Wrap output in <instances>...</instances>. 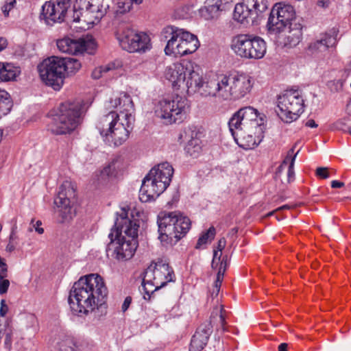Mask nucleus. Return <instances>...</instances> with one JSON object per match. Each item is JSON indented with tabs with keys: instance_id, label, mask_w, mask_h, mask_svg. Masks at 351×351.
Listing matches in <instances>:
<instances>
[{
	"instance_id": "obj_1",
	"label": "nucleus",
	"mask_w": 351,
	"mask_h": 351,
	"mask_svg": "<svg viewBox=\"0 0 351 351\" xmlns=\"http://www.w3.org/2000/svg\"><path fill=\"white\" fill-rule=\"evenodd\" d=\"M108 110L117 109L101 117L97 128L106 141L114 146L122 145L129 137L130 129L134 121V104L126 93H120L111 98Z\"/></svg>"
},
{
	"instance_id": "obj_2",
	"label": "nucleus",
	"mask_w": 351,
	"mask_h": 351,
	"mask_svg": "<svg viewBox=\"0 0 351 351\" xmlns=\"http://www.w3.org/2000/svg\"><path fill=\"white\" fill-rule=\"evenodd\" d=\"M141 211L134 206L122 207L118 213L114 228L108 235L113 247V257L118 261L131 259L138 247V232Z\"/></svg>"
},
{
	"instance_id": "obj_3",
	"label": "nucleus",
	"mask_w": 351,
	"mask_h": 351,
	"mask_svg": "<svg viewBox=\"0 0 351 351\" xmlns=\"http://www.w3.org/2000/svg\"><path fill=\"white\" fill-rule=\"evenodd\" d=\"M228 125L235 141L245 149L255 147L264 137V116L252 106L241 108L234 113Z\"/></svg>"
},
{
	"instance_id": "obj_4",
	"label": "nucleus",
	"mask_w": 351,
	"mask_h": 351,
	"mask_svg": "<svg viewBox=\"0 0 351 351\" xmlns=\"http://www.w3.org/2000/svg\"><path fill=\"white\" fill-rule=\"evenodd\" d=\"M107 287H73L69 302L71 311L77 316L86 315L95 310L106 314Z\"/></svg>"
},
{
	"instance_id": "obj_5",
	"label": "nucleus",
	"mask_w": 351,
	"mask_h": 351,
	"mask_svg": "<svg viewBox=\"0 0 351 351\" xmlns=\"http://www.w3.org/2000/svg\"><path fill=\"white\" fill-rule=\"evenodd\" d=\"M165 76L176 90L188 94L199 91L203 76L199 66L191 61L182 60L168 66Z\"/></svg>"
},
{
	"instance_id": "obj_6",
	"label": "nucleus",
	"mask_w": 351,
	"mask_h": 351,
	"mask_svg": "<svg viewBox=\"0 0 351 351\" xmlns=\"http://www.w3.org/2000/svg\"><path fill=\"white\" fill-rule=\"evenodd\" d=\"M173 169L168 162H162L152 168L144 178L139 191L143 202L152 201L162 193L169 185Z\"/></svg>"
},
{
	"instance_id": "obj_7",
	"label": "nucleus",
	"mask_w": 351,
	"mask_h": 351,
	"mask_svg": "<svg viewBox=\"0 0 351 351\" xmlns=\"http://www.w3.org/2000/svg\"><path fill=\"white\" fill-rule=\"evenodd\" d=\"M81 114L82 105L79 101L64 102L48 124V130L54 134H69L80 124Z\"/></svg>"
},
{
	"instance_id": "obj_8",
	"label": "nucleus",
	"mask_w": 351,
	"mask_h": 351,
	"mask_svg": "<svg viewBox=\"0 0 351 351\" xmlns=\"http://www.w3.org/2000/svg\"><path fill=\"white\" fill-rule=\"evenodd\" d=\"M189 110L188 99L176 94L161 99L156 106V113L166 123L172 124L183 121Z\"/></svg>"
},
{
	"instance_id": "obj_9",
	"label": "nucleus",
	"mask_w": 351,
	"mask_h": 351,
	"mask_svg": "<svg viewBox=\"0 0 351 351\" xmlns=\"http://www.w3.org/2000/svg\"><path fill=\"white\" fill-rule=\"evenodd\" d=\"M233 73L213 74L203 77L199 92L204 97H211L219 101L233 100Z\"/></svg>"
},
{
	"instance_id": "obj_10",
	"label": "nucleus",
	"mask_w": 351,
	"mask_h": 351,
	"mask_svg": "<svg viewBox=\"0 0 351 351\" xmlns=\"http://www.w3.org/2000/svg\"><path fill=\"white\" fill-rule=\"evenodd\" d=\"M231 49L241 58L258 60L265 55L267 45L259 36L239 34L232 39Z\"/></svg>"
},
{
	"instance_id": "obj_11",
	"label": "nucleus",
	"mask_w": 351,
	"mask_h": 351,
	"mask_svg": "<svg viewBox=\"0 0 351 351\" xmlns=\"http://www.w3.org/2000/svg\"><path fill=\"white\" fill-rule=\"evenodd\" d=\"M280 118L287 123L295 121L304 112V101L298 89L286 90L278 97Z\"/></svg>"
},
{
	"instance_id": "obj_12",
	"label": "nucleus",
	"mask_w": 351,
	"mask_h": 351,
	"mask_svg": "<svg viewBox=\"0 0 351 351\" xmlns=\"http://www.w3.org/2000/svg\"><path fill=\"white\" fill-rule=\"evenodd\" d=\"M42 81L54 90L61 88L65 78L62 58L52 56L45 60L38 66Z\"/></svg>"
},
{
	"instance_id": "obj_13",
	"label": "nucleus",
	"mask_w": 351,
	"mask_h": 351,
	"mask_svg": "<svg viewBox=\"0 0 351 351\" xmlns=\"http://www.w3.org/2000/svg\"><path fill=\"white\" fill-rule=\"evenodd\" d=\"M75 189L72 183L69 181L64 182L60 186L58 196L55 199L60 222H69L75 217Z\"/></svg>"
},
{
	"instance_id": "obj_14",
	"label": "nucleus",
	"mask_w": 351,
	"mask_h": 351,
	"mask_svg": "<svg viewBox=\"0 0 351 351\" xmlns=\"http://www.w3.org/2000/svg\"><path fill=\"white\" fill-rule=\"evenodd\" d=\"M116 38L121 47L130 53L145 52L152 47L150 38L146 33L130 28L117 31Z\"/></svg>"
},
{
	"instance_id": "obj_15",
	"label": "nucleus",
	"mask_w": 351,
	"mask_h": 351,
	"mask_svg": "<svg viewBox=\"0 0 351 351\" xmlns=\"http://www.w3.org/2000/svg\"><path fill=\"white\" fill-rule=\"evenodd\" d=\"M295 12L293 7L284 3H276L270 12L267 26L270 32L280 33L289 25L295 18Z\"/></svg>"
},
{
	"instance_id": "obj_16",
	"label": "nucleus",
	"mask_w": 351,
	"mask_h": 351,
	"mask_svg": "<svg viewBox=\"0 0 351 351\" xmlns=\"http://www.w3.org/2000/svg\"><path fill=\"white\" fill-rule=\"evenodd\" d=\"M57 47L62 53L80 55L84 53L92 54L96 49V43L92 37L72 39L64 38L57 41Z\"/></svg>"
},
{
	"instance_id": "obj_17",
	"label": "nucleus",
	"mask_w": 351,
	"mask_h": 351,
	"mask_svg": "<svg viewBox=\"0 0 351 351\" xmlns=\"http://www.w3.org/2000/svg\"><path fill=\"white\" fill-rule=\"evenodd\" d=\"M70 6V0H50L43 5L42 15L49 25L61 23L64 20Z\"/></svg>"
},
{
	"instance_id": "obj_18",
	"label": "nucleus",
	"mask_w": 351,
	"mask_h": 351,
	"mask_svg": "<svg viewBox=\"0 0 351 351\" xmlns=\"http://www.w3.org/2000/svg\"><path fill=\"white\" fill-rule=\"evenodd\" d=\"M177 211L161 213L158 216L159 239L163 245H171L176 237L175 223H176Z\"/></svg>"
},
{
	"instance_id": "obj_19",
	"label": "nucleus",
	"mask_w": 351,
	"mask_h": 351,
	"mask_svg": "<svg viewBox=\"0 0 351 351\" xmlns=\"http://www.w3.org/2000/svg\"><path fill=\"white\" fill-rule=\"evenodd\" d=\"M182 33L183 29L173 25H168L163 28L161 35L167 40V45L164 49L166 55L175 57L180 56L182 49L181 36Z\"/></svg>"
},
{
	"instance_id": "obj_20",
	"label": "nucleus",
	"mask_w": 351,
	"mask_h": 351,
	"mask_svg": "<svg viewBox=\"0 0 351 351\" xmlns=\"http://www.w3.org/2000/svg\"><path fill=\"white\" fill-rule=\"evenodd\" d=\"M252 86L253 82L252 77L248 75L233 73V100H237L244 97L251 91Z\"/></svg>"
},
{
	"instance_id": "obj_21",
	"label": "nucleus",
	"mask_w": 351,
	"mask_h": 351,
	"mask_svg": "<svg viewBox=\"0 0 351 351\" xmlns=\"http://www.w3.org/2000/svg\"><path fill=\"white\" fill-rule=\"evenodd\" d=\"M279 34L278 37V42L284 47H293L298 45L302 36V27L300 24L289 25Z\"/></svg>"
},
{
	"instance_id": "obj_22",
	"label": "nucleus",
	"mask_w": 351,
	"mask_h": 351,
	"mask_svg": "<svg viewBox=\"0 0 351 351\" xmlns=\"http://www.w3.org/2000/svg\"><path fill=\"white\" fill-rule=\"evenodd\" d=\"M156 285H167L169 282H175L176 276L173 269L162 261L155 263Z\"/></svg>"
},
{
	"instance_id": "obj_23",
	"label": "nucleus",
	"mask_w": 351,
	"mask_h": 351,
	"mask_svg": "<svg viewBox=\"0 0 351 351\" xmlns=\"http://www.w3.org/2000/svg\"><path fill=\"white\" fill-rule=\"evenodd\" d=\"M298 153V151L297 152H295V147H293L291 149H290L287 153V155L283 160L281 165L278 167L277 169V171L276 172V178H280V175L283 170L287 168V182H291L294 178V170H293V166L295 162V159Z\"/></svg>"
},
{
	"instance_id": "obj_24",
	"label": "nucleus",
	"mask_w": 351,
	"mask_h": 351,
	"mask_svg": "<svg viewBox=\"0 0 351 351\" xmlns=\"http://www.w3.org/2000/svg\"><path fill=\"white\" fill-rule=\"evenodd\" d=\"M336 44V38L330 34H322L319 38L311 42L308 46V50L311 53L324 52Z\"/></svg>"
},
{
	"instance_id": "obj_25",
	"label": "nucleus",
	"mask_w": 351,
	"mask_h": 351,
	"mask_svg": "<svg viewBox=\"0 0 351 351\" xmlns=\"http://www.w3.org/2000/svg\"><path fill=\"white\" fill-rule=\"evenodd\" d=\"M210 332L208 326L199 327L191 338L189 351H202L208 343Z\"/></svg>"
},
{
	"instance_id": "obj_26",
	"label": "nucleus",
	"mask_w": 351,
	"mask_h": 351,
	"mask_svg": "<svg viewBox=\"0 0 351 351\" xmlns=\"http://www.w3.org/2000/svg\"><path fill=\"white\" fill-rule=\"evenodd\" d=\"M182 39V49L180 56L191 54L197 51L199 47V41L197 37L191 32L183 29Z\"/></svg>"
},
{
	"instance_id": "obj_27",
	"label": "nucleus",
	"mask_w": 351,
	"mask_h": 351,
	"mask_svg": "<svg viewBox=\"0 0 351 351\" xmlns=\"http://www.w3.org/2000/svg\"><path fill=\"white\" fill-rule=\"evenodd\" d=\"M78 0H76L77 2ZM84 2V3H88L90 5L89 11L85 13L84 16H89L95 14L93 17L94 19H90L89 20H85L89 23H97L105 14V8L103 5L104 0H80V2Z\"/></svg>"
},
{
	"instance_id": "obj_28",
	"label": "nucleus",
	"mask_w": 351,
	"mask_h": 351,
	"mask_svg": "<svg viewBox=\"0 0 351 351\" xmlns=\"http://www.w3.org/2000/svg\"><path fill=\"white\" fill-rule=\"evenodd\" d=\"M241 3L256 19L267 9V3L265 0H242Z\"/></svg>"
},
{
	"instance_id": "obj_29",
	"label": "nucleus",
	"mask_w": 351,
	"mask_h": 351,
	"mask_svg": "<svg viewBox=\"0 0 351 351\" xmlns=\"http://www.w3.org/2000/svg\"><path fill=\"white\" fill-rule=\"evenodd\" d=\"M177 214L176 218H178V220L176 223H175V227L176 228L175 233L176 234V237L173 239V243L178 242L182 237H183L191 228L190 219L178 211H177Z\"/></svg>"
},
{
	"instance_id": "obj_30",
	"label": "nucleus",
	"mask_w": 351,
	"mask_h": 351,
	"mask_svg": "<svg viewBox=\"0 0 351 351\" xmlns=\"http://www.w3.org/2000/svg\"><path fill=\"white\" fill-rule=\"evenodd\" d=\"M156 265L152 262L145 271H138L136 276L139 277L141 285H156Z\"/></svg>"
},
{
	"instance_id": "obj_31",
	"label": "nucleus",
	"mask_w": 351,
	"mask_h": 351,
	"mask_svg": "<svg viewBox=\"0 0 351 351\" xmlns=\"http://www.w3.org/2000/svg\"><path fill=\"white\" fill-rule=\"evenodd\" d=\"M233 18L235 21L241 23H249L250 21H254L256 18L248 12L241 3L236 4L233 13Z\"/></svg>"
},
{
	"instance_id": "obj_32",
	"label": "nucleus",
	"mask_w": 351,
	"mask_h": 351,
	"mask_svg": "<svg viewBox=\"0 0 351 351\" xmlns=\"http://www.w3.org/2000/svg\"><path fill=\"white\" fill-rule=\"evenodd\" d=\"M65 77L75 75L82 67L81 62L72 58H62Z\"/></svg>"
},
{
	"instance_id": "obj_33",
	"label": "nucleus",
	"mask_w": 351,
	"mask_h": 351,
	"mask_svg": "<svg viewBox=\"0 0 351 351\" xmlns=\"http://www.w3.org/2000/svg\"><path fill=\"white\" fill-rule=\"evenodd\" d=\"M86 9L85 11H82L83 9L81 8L80 5H79V10H77L75 5H74L73 14V22H76V23L83 22V23H86L87 25L86 28L88 29L90 27V25H93L95 23H89L87 21H86L85 20H89L90 19H94L93 16L95 14H93L92 15H89V16H84L85 13L86 12L89 11L90 5H88V4H87L86 5ZM80 28H81V29H86V27L82 25V26L80 27Z\"/></svg>"
},
{
	"instance_id": "obj_34",
	"label": "nucleus",
	"mask_w": 351,
	"mask_h": 351,
	"mask_svg": "<svg viewBox=\"0 0 351 351\" xmlns=\"http://www.w3.org/2000/svg\"><path fill=\"white\" fill-rule=\"evenodd\" d=\"M73 285H104V282L98 274H90L80 277Z\"/></svg>"
},
{
	"instance_id": "obj_35",
	"label": "nucleus",
	"mask_w": 351,
	"mask_h": 351,
	"mask_svg": "<svg viewBox=\"0 0 351 351\" xmlns=\"http://www.w3.org/2000/svg\"><path fill=\"white\" fill-rule=\"evenodd\" d=\"M199 14L202 19L207 21L216 19L220 15L212 2H206V5L199 10Z\"/></svg>"
},
{
	"instance_id": "obj_36",
	"label": "nucleus",
	"mask_w": 351,
	"mask_h": 351,
	"mask_svg": "<svg viewBox=\"0 0 351 351\" xmlns=\"http://www.w3.org/2000/svg\"><path fill=\"white\" fill-rule=\"evenodd\" d=\"M16 77V71L14 67L10 64L0 63V80L10 81Z\"/></svg>"
},
{
	"instance_id": "obj_37",
	"label": "nucleus",
	"mask_w": 351,
	"mask_h": 351,
	"mask_svg": "<svg viewBox=\"0 0 351 351\" xmlns=\"http://www.w3.org/2000/svg\"><path fill=\"white\" fill-rule=\"evenodd\" d=\"M77 342L72 337H64L61 339L56 346L57 351H75Z\"/></svg>"
},
{
	"instance_id": "obj_38",
	"label": "nucleus",
	"mask_w": 351,
	"mask_h": 351,
	"mask_svg": "<svg viewBox=\"0 0 351 351\" xmlns=\"http://www.w3.org/2000/svg\"><path fill=\"white\" fill-rule=\"evenodd\" d=\"M6 91L0 89V119L11 110L12 102Z\"/></svg>"
},
{
	"instance_id": "obj_39",
	"label": "nucleus",
	"mask_w": 351,
	"mask_h": 351,
	"mask_svg": "<svg viewBox=\"0 0 351 351\" xmlns=\"http://www.w3.org/2000/svg\"><path fill=\"white\" fill-rule=\"evenodd\" d=\"M117 173V168L116 162L112 161L100 171L99 179L105 181L108 178L115 177Z\"/></svg>"
},
{
	"instance_id": "obj_40",
	"label": "nucleus",
	"mask_w": 351,
	"mask_h": 351,
	"mask_svg": "<svg viewBox=\"0 0 351 351\" xmlns=\"http://www.w3.org/2000/svg\"><path fill=\"white\" fill-rule=\"evenodd\" d=\"M216 234V231L214 227H210L208 230L203 232L197 240L195 247L200 249L208 243L211 242Z\"/></svg>"
},
{
	"instance_id": "obj_41",
	"label": "nucleus",
	"mask_w": 351,
	"mask_h": 351,
	"mask_svg": "<svg viewBox=\"0 0 351 351\" xmlns=\"http://www.w3.org/2000/svg\"><path fill=\"white\" fill-rule=\"evenodd\" d=\"M227 267H228V258L226 256H223L222 261L220 263L219 266L216 268L218 270V271H217L215 285H220L222 283L224 273L226 270Z\"/></svg>"
},
{
	"instance_id": "obj_42",
	"label": "nucleus",
	"mask_w": 351,
	"mask_h": 351,
	"mask_svg": "<svg viewBox=\"0 0 351 351\" xmlns=\"http://www.w3.org/2000/svg\"><path fill=\"white\" fill-rule=\"evenodd\" d=\"M115 69L114 63L108 64L107 65L101 66L95 68L92 72V77L94 79H99L103 76L104 73Z\"/></svg>"
},
{
	"instance_id": "obj_43",
	"label": "nucleus",
	"mask_w": 351,
	"mask_h": 351,
	"mask_svg": "<svg viewBox=\"0 0 351 351\" xmlns=\"http://www.w3.org/2000/svg\"><path fill=\"white\" fill-rule=\"evenodd\" d=\"M8 266L5 260L0 256V285H10V281L7 279Z\"/></svg>"
},
{
	"instance_id": "obj_44",
	"label": "nucleus",
	"mask_w": 351,
	"mask_h": 351,
	"mask_svg": "<svg viewBox=\"0 0 351 351\" xmlns=\"http://www.w3.org/2000/svg\"><path fill=\"white\" fill-rule=\"evenodd\" d=\"M186 150L191 156L196 157L197 154L201 151L199 141L198 139L190 141L186 146Z\"/></svg>"
},
{
	"instance_id": "obj_45",
	"label": "nucleus",
	"mask_w": 351,
	"mask_h": 351,
	"mask_svg": "<svg viewBox=\"0 0 351 351\" xmlns=\"http://www.w3.org/2000/svg\"><path fill=\"white\" fill-rule=\"evenodd\" d=\"M132 6V3L128 0H118L117 3V14H125L129 12Z\"/></svg>"
},
{
	"instance_id": "obj_46",
	"label": "nucleus",
	"mask_w": 351,
	"mask_h": 351,
	"mask_svg": "<svg viewBox=\"0 0 351 351\" xmlns=\"http://www.w3.org/2000/svg\"><path fill=\"white\" fill-rule=\"evenodd\" d=\"M214 5L215 6L216 9L218 10L219 14L222 11H226L227 10H229L230 7L232 6V0H212L211 1Z\"/></svg>"
},
{
	"instance_id": "obj_47",
	"label": "nucleus",
	"mask_w": 351,
	"mask_h": 351,
	"mask_svg": "<svg viewBox=\"0 0 351 351\" xmlns=\"http://www.w3.org/2000/svg\"><path fill=\"white\" fill-rule=\"evenodd\" d=\"M315 175L320 179H326L330 177L329 169L327 167H317Z\"/></svg>"
},
{
	"instance_id": "obj_48",
	"label": "nucleus",
	"mask_w": 351,
	"mask_h": 351,
	"mask_svg": "<svg viewBox=\"0 0 351 351\" xmlns=\"http://www.w3.org/2000/svg\"><path fill=\"white\" fill-rule=\"evenodd\" d=\"M222 252L217 250H214L213 258L212 262L213 268H217L219 266L222 261L221 258Z\"/></svg>"
},
{
	"instance_id": "obj_49",
	"label": "nucleus",
	"mask_w": 351,
	"mask_h": 351,
	"mask_svg": "<svg viewBox=\"0 0 351 351\" xmlns=\"http://www.w3.org/2000/svg\"><path fill=\"white\" fill-rule=\"evenodd\" d=\"M15 3V0H8L1 7V11L5 16H8L10 11L14 8Z\"/></svg>"
},
{
	"instance_id": "obj_50",
	"label": "nucleus",
	"mask_w": 351,
	"mask_h": 351,
	"mask_svg": "<svg viewBox=\"0 0 351 351\" xmlns=\"http://www.w3.org/2000/svg\"><path fill=\"white\" fill-rule=\"evenodd\" d=\"M162 287H155V289L150 292L149 291L147 290V287H142V290H140V291L143 294V298L145 300H149L154 292L159 290Z\"/></svg>"
},
{
	"instance_id": "obj_51",
	"label": "nucleus",
	"mask_w": 351,
	"mask_h": 351,
	"mask_svg": "<svg viewBox=\"0 0 351 351\" xmlns=\"http://www.w3.org/2000/svg\"><path fill=\"white\" fill-rule=\"evenodd\" d=\"M12 331L7 332L5 335L4 339V346L8 350H10L12 348Z\"/></svg>"
},
{
	"instance_id": "obj_52",
	"label": "nucleus",
	"mask_w": 351,
	"mask_h": 351,
	"mask_svg": "<svg viewBox=\"0 0 351 351\" xmlns=\"http://www.w3.org/2000/svg\"><path fill=\"white\" fill-rule=\"evenodd\" d=\"M349 119L347 117L339 119L335 123V127L338 130H344V128L347 125Z\"/></svg>"
},
{
	"instance_id": "obj_53",
	"label": "nucleus",
	"mask_w": 351,
	"mask_h": 351,
	"mask_svg": "<svg viewBox=\"0 0 351 351\" xmlns=\"http://www.w3.org/2000/svg\"><path fill=\"white\" fill-rule=\"evenodd\" d=\"M30 225L35 229V230L39 234H42L44 232V229L40 227L42 222L40 220L36 221L34 223V219H32Z\"/></svg>"
},
{
	"instance_id": "obj_54",
	"label": "nucleus",
	"mask_w": 351,
	"mask_h": 351,
	"mask_svg": "<svg viewBox=\"0 0 351 351\" xmlns=\"http://www.w3.org/2000/svg\"><path fill=\"white\" fill-rule=\"evenodd\" d=\"M224 312H225V311L223 310V306H221V308L219 309V322L221 324V329L223 331L226 330V328H225L226 318H225V316L223 314Z\"/></svg>"
},
{
	"instance_id": "obj_55",
	"label": "nucleus",
	"mask_w": 351,
	"mask_h": 351,
	"mask_svg": "<svg viewBox=\"0 0 351 351\" xmlns=\"http://www.w3.org/2000/svg\"><path fill=\"white\" fill-rule=\"evenodd\" d=\"M132 303V298L130 296H128L125 298L123 303L121 306V311L125 313L129 308L130 304Z\"/></svg>"
},
{
	"instance_id": "obj_56",
	"label": "nucleus",
	"mask_w": 351,
	"mask_h": 351,
	"mask_svg": "<svg viewBox=\"0 0 351 351\" xmlns=\"http://www.w3.org/2000/svg\"><path fill=\"white\" fill-rule=\"evenodd\" d=\"M8 311V307L5 304V300H1V307H0V316L4 317Z\"/></svg>"
},
{
	"instance_id": "obj_57",
	"label": "nucleus",
	"mask_w": 351,
	"mask_h": 351,
	"mask_svg": "<svg viewBox=\"0 0 351 351\" xmlns=\"http://www.w3.org/2000/svg\"><path fill=\"white\" fill-rule=\"evenodd\" d=\"M220 287H212V289L208 290V292L210 293L213 298L218 295L220 291Z\"/></svg>"
},
{
	"instance_id": "obj_58",
	"label": "nucleus",
	"mask_w": 351,
	"mask_h": 351,
	"mask_svg": "<svg viewBox=\"0 0 351 351\" xmlns=\"http://www.w3.org/2000/svg\"><path fill=\"white\" fill-rule=\"evenodd\" d=\"M226 244V241L225 238H221L219 240L217 243V250L219 251H221L223 250Z\"/></svg>"
},
{
	"instance_id": "obj_59",
	"label": "nucleus",
	"mask_w": 351,
	"mask_h": 351,
	"mask_svg": "<svg viewBox=\"0 0 351 351\" xmlns=\"http://www.w3.org/2000/svg\"><path fill=\"white\" fill-rule=\"evenodd\" d=\"M330 4L329 0H318L317 5L321 8H328Z\"/></svg>"
},
{
	"instance_id": "obj_60",
	"label": "nucleus",
	"mask_w": 351,
	"mask_h": 351,
	"mask_svg": "<svg viewBox=\"0 0 351 351\" xmlns=\"http://www.w3.org/2000/svg\"><path fill=\"white\" fill-rule=\"evenodd\" d=\"M344 186V183L340 181L337 180H333L331 182V187L336 189V188H341Z\"/></svg>"
},
{
	"instance_id": "obj_61",
	"label": "nucleus",
	"mask_w": 351,
	"mask_h": 351,
	"mask_svg": "<svg viewBox=\"0 0 351 351\" xmlns=\"http://www.w3.org/2000/svg\"><path fill=\"white\" fill-rule=\"evenodd\" d=\"M8 45L7 40L4 38H0V51L4 49Z\"/></svg>"
},
{
	"instance_id": "obj_62",
	"label": "nucleus",
	"mask_w": 351,
	"mask_h": 351,
	"mask_svg": "<svg viewBox=\"0 0 351 351\" xmlns=\"http://www.w3.org/2000/svg\"><path fill=\"white\" fill-rule=\"evenodd\" d=\"M15 249L14 244L11 241V239L10 240L9 243H8L5 250L8 252H12Z\"/></svg>"
},
{
	"instance_id": "obj_63",
	"label": "nucleus",
	"mask_w": 351,
	"mask_h": 351,
	"mask_svg": "<svg viewBox=\"0 0 351 351\" xmlns=\"http://www.w3.org/2000/svg\"><path fill=\"white\" fill-rule=\"evenodd\" d=\"M306 126L308 128H317V124H316L315 121L313 119H309L308 120L306 123Z\"/></svg>"
},
{
	"instance_id": "obj_64",
	"label": "nucleus",
	"mask_w": 351,
	"mask_h": 351,
	"mask_svg": "<svg viewBox=\"0 0 351 351\" xmlns=\"http://www.w3.org/2000/svg\"><path fill=\"white\" fill-rule=\"evenodd\" d=\"M287 343H282L278 346V351H287Z\"/></svg>"
}]
</instances>
